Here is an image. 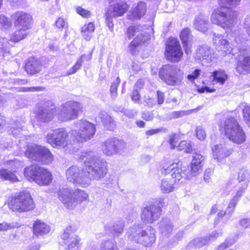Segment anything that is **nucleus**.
Returning <instances> with one entry per match:
<instances>
[{
    "label": "nucleus",
    "mask_w": 250,
    "mask_h": 250,
    "mask_svg": "<svg viewBox=\"0 0 250 250\" xmlns=\"http://www.w3.org/2000/svg\"><path fill=\"white\" fill-rule=\"evenodd\" d=\"M80 158L83 160L85 168L72 166L66 171L67 180L82 188L88 187L91 180L99 181L104 178L108 172L107 163L91 151L82 152Z\"/></svg>",
    "instance_id": "nucleus-1"
},
{
    "label": "nucleus",
    "mask_w": 250,
    "mask_h": 250,
    "mask_svg": "<svg viewBox=\"0 0 250 250\" xmlns=\"http://www.w3.org/2000/svg\"><path fill=\"white\" fill-rule=\"evenodd\" d=\"M129 239L146 247H150L156 240L155 230L151 227L143 229L140 224L130 227L126 232Z\"/></svg>",
    "instance_id": "nucleus-2"
},
{
    "label": "nucleus",
    "mask_w": 250,
    "mask_h": 250,
    "mask_svg": "<svg viewBox=\"0 0 250 250\" xmlns=\"http://www.w3.org/2000/svg\"><path fill=\"white\" fill-rule=\"evenodd\" d=\"M11 18L16 29L13 34V39L15 41L24 39L29 34V30L31 28L32 16L22 11H18L12 14Z\"/></svg>",
    "instance_id": "nucleus-3"
},
{
    "label": "nucleus",
    "mask_w": 250,
    "mask_h": 250,
    "mask_svg": "<svg viewBox=\"0 0 250 250\" xmlns=\"http://www.w3.org/2000/svg\"><path fill=\"white\" fill-rule=\"evenodd\" d=\"M220 129H223L227 137L233 143L241 144L246 141V136L237 121L229 117L219 125Z\"/></svg>",
    "instance_id": "nucleus-4"
},
{
    "label": "nucleus",
    "mask_w": 250,
    "mask_h": 250,
    "mask_svg": "<svg viewBox=\"0 0 250 250\" xmlns=\"http://www.w3.org/2000/svg\"><path fill=\"white\" fill-rule=\"evenodd\" d=\"M59 199L68 209H73L78 203L86 201L88 195L80 189L73 190L69 188L60 189L58 192Z\"/></svg>",
    "instance_id": "nucleus-5"
},
{
    "label": "nucleus",
    "mask_w": 250,
    "mask_h": 250,
    "mask_svg": "<svg viewBox=\"0 0 250 250\" xmlns=\"http://www.w3.org/2000/svg\"><path fill=\"white\" fill-rule=\"evenodd\" d=\"M237 19L236 12L230 8L220 6L213 11L210 17L212 23L224 28H230L235 24Z\"/></svg>",
    "instance_id": "nucleus-6"
},
{
    "label": "nucleus",
    "mask_w": 250,
    "mask_h": 250,
    "mask_svg": "<svg viewBox=\"0 0 250 250\" xmlns=\"http://www.w3.org/2000/svg\"><path fill=\"white\" fill-rule=\"evenodd\" d=\"M24 176L30 181L40 186L48 185L52 180V176L47 169L37 165H32L25 168Z\"/></svg>",
    "instance_id": "nucleus-7"
},
{
    "label": "nucleus",
    "mask_w": 250,
    "mask_h": 250,
    "mask_svg": "<svg viewBox=\"0 0 250 250\" xmlns=\"http://www.w3.org/2000/svg\"><path fill=\"white\" fill-rule=\"evenodd\" d=\"M75 127L79 128L71 130L70 134L74 141L78 142H83L92 139L96 132L95 125L85 120H81L75 123Z\"/></svg>",
    "instance_id": "nucleus-8"
},
{
    "label": "nucleus",
    "mask_w": 250,
    "mask_h": 250,
    "mask_svg": "<svg viewBox=\"0 0 250 250\" xmlns=\"http://www.w3.org/2000/svg\"><path fill=\"white\" fill-rule=\"evenodd\" d=\"M159 76L167 84L177 85L181 83L183 78V72L174 64H166L160 69Z\"/></svg>",
    "instance_id": "nucleus-9"
},
{
    "label": "nucleus",
    "mask_w": 250,
    "mask_h": 250,
    "mask_svg": "<svg viewBox=\"0 0 250 250\" xmlns=\"http://www.w3.org/2000/svg\"><path fill=\"white\" fill-rule=\"evenodd\" d=\"M24 154L29 159L43 164H50L53 160V156L49 149L35 144L27 145Z\"/></svg>",
    "instance_id": "nucleus-10"
},
{
    "label": "nucleus",
    "mask_w": 250,
    "mask_h": 250,
    "mask_svg": "<svg viewBox=\"0 0 250 250\" xmlns=\"http://www.w3.org/2000/svg\"><path fill=\"white\" fill-rule=\"evenodd\" d=\"M10 209L13 211L22 212L33 209L34 202L28 192H21L12 198L8 204Z\"/></svg>",
    "instance_id": "nucleus-11"
},
{
    "label": "nucleus",
    "mask_w": 250,
    "mask_h": 250,
    "mask_svg": "<svg viewBox=\"0 0 250 250\" xmlns=\"http://www.w3.org/2000/svg\"><path fill=\"white\" fill-rule=\"evenodd\" d=\"M161 171L162 173L164 175H167L170 173L171 177L174 179V182L179 181L182 178L190 179L195 176V175L191 174V171L190 170L188 167L182 166V164L179 162L173 163L166 167H164Z\"/></svg>",
    "instance_id": "nucleus-12"
},
{
    "label": "nucleus",
    "mask_w": 250,
    "mask_h": 250,
    "mask_svg": "<svg viewBox=\"0 0 250 250\" xmlns=\"http://www.w3.org/2000/svg\"><path fill=\"white\" fill-rule=\"evenodd\" d=\"M46 141L54 147H64L70 143L68 133L64 128L51 130L46 135Z\"/></svg>",
    "instance_id": "nucleus-13"
},
{
    "label": "nucleus",
    "mask_w": 250,
    "mask_h": 250,
    "mask_svg": "<svg viewBox=\"0 0 250 250\" xmlns=\"http://www.w3.org/2000/svg\"><path fill=\"white\" fill-rule=\"evenodd\" d=\"M81 104L76 101H70L62 105L59 117L62 121L72 120L78 117V113L82 111Z\"/></svg>",
    "instance_id": "nucleus-14"
},
{
    "label": "nucleus",
    "mask_w": 250,
    "mask_h": 250,
    "mask_svg": "<svg viewBox=\"0 0 250 250\" xmlns=\"http://www.w3.org/2000/svg\"><path fill=\"white\" fill-rule=\"evenodd\" d=\"M128 6L125 2H120L111 5L105 11L104 16L105 22L110 30L113 28V17H120L123 15L128 9Z\"/></svg>",
    "instance_id": "nucleus-15"
},
{
    "label": "nucleus",
    "mask_w": 250,
    "mask_h": 250,
    "mask_svg": "<svg viewBox=\"0 0 250 250\" xmlns=\"http://www.w3.org/2000/svg\"><path fill=\"white\" fill-rule=\"evenodd\" d=\"M158 206L152 204L144 208L141 218L144 222L152 223L159 218L161 215V206H163L164 200L160 198Z\"/></svg>",
    "instance_id": "nucleus-16"
},
{
    "label": "nucleus",
    "mask_w": 250,
    "mask_h": 250,
    "mask_svg": "<svg viewBox=\"0 0 250 250\" xmlns=\"http://www.w3.org/2000/svg\"><path fill=\"white\" fill-rule=\"evenodd\" d=\"M125 146V144L116 138L106 140L102 145L103 152L108 156L116 155L122 151Z\"/></svg>",
    "instance_id": "nucleus-17"
},
{
    "label": "nucleus",
    "mask_w": 250,
    "mask_h": 250,
    "mask_svg": "<svg viewBox=\"0 0 250 250\" xmlns=\"http://www.w3.org/2000/svg\"><path fill=\"white\" fill-rule=\"evenodd\" d=\"M167 59L171 62L180 61L183 56V52L179 41L175 39H170L166 47Z\"/></svg>",
    "instance_id": "nucleus-18"
},
{
    "label": "nucleus",
    "mask_w": 250,
    "mask_h": 250,
    "mask_svg": "<svg viewBox=\"0 0 250 250\" xmlns=\"http://www.w3.org/2000/svg\"><path fill=\"white\" fill-rule=\"evenodd\" d=\"M66 250H77L79 247V237L70 229H66L62 235Z\"/></svg>",
    "instance_id": "nucleus-19"
},
{
    "label": "nucleus",
    "mask_w": 250,
    "mask_h": 250,
    "mask_svg": "<svg viewBox=\"0 0 250 250\" xmlns=\"http://www.w3.org/2000/svg\"><path fill=\"white\" fill-rule=\"evenodd\" d=\"M213 42L220 56H225L230 54L232 51L233 48L231 43L225 39L221 35L214 34Z\"/></svg>",
    "instance_id": "nucleus-20"
},
{
    "label": "nucleus",
    "mask_w": 250,
    "mask_h": 250,
    "mask_svg": "<svg viewBox=\"0 0 250 250\" xmlns=\"http://www.w3.org/2000/svg\"><path fill=\"white\" fill-rule=\"evenodd\" d=\"M55 112V105L47 102L43 106L39 108L37 116L40 121L48 122L53 119Z\"/></svg>",
    "instance_id": "nucleus-21"
},
{
    "label": "nucleus",
    "mask_w": 250,
    "mask_h": 250,
    "mask_svg": "<svg viewBox=\"0 0 250 250\" xmlns=\"http://www.w3.org/2000/svg\"><path fill=\"white\" fill-rule=\"evenodd\" d=\"M212 150L213 158L218 162L229 156L232 152V149L225 144L216 145L212 147Z\"/></svg>",
    "instance_id": "nucleus-22"
},
{
    "label": "nucleus",
    "mask_w": 250,
    "mask_h": 250,
    "mask_svg": "<svg viewBox=\"0 0 250 250\" xmlns=\"http://www.w3.org/2000/svg\"><path fill=\"white\" fill-rule=\"evenodd\" d=\"M196 57L208 62H211L215 58L213 50L207 45H203L197 48Z\"/></svg>",
    "instance_id": "nucleus-23"
},
{
    "label": "nucleus",
    "mask_w": 250,
    "mask_h": 250,
    "mask_svg": "<svg viewBox=\"0 0 250 250\" xmlns=\"http://www.w3.org/2000/svg\"><path fill=\"white\" fill-rule=\"evenodd\" d=\"M42 68L41 62L35 57H30L27 60L25 68L27 72L33 75L39 73Z\"/></svg>",
    "instance_id": "nucleus-24"
},
{
    "label": "nucleus",
    "mask_w": 250,
    "mask_h": 250,
    "mask_svg": "<svg viewBox=\"0 0 250 250\" xmlns=\"http://www.w3.org/2000/svg\"><path fill=\"white\" fill-rule=\"evenodd\" d=\"M193 25L196 30L205 33L209 28L208 19L204 15H199L195 17Z\"/></svg>",
    "instance_id": "nucleus-25"
},
{
    "label": "nucleus",
    "mask_w": 250,
    "mask_h": 250,
    "mask_svg": "<svg viewBox=\"0 0 250 250\" xmlns=\"http://www.w3.org/2000/svg\"><path fill=\"white\" fill-rule=\"evenodd\" d=\"M104 127L107 130H113L116 127V123L114 119L105 111H101L99 114Z\"/></svg>",
    "instance_id": "nucleus-26"
},
{
    "label": "nucleus",
    "mask_w": 250,
    "mask_h": 250,
    "mask_svg": "<svg viewBox=\"0 0 250 250\" xmlns=\"http://www.w3.org/2000/svg\"><path fill=\"white\" fill-rule=\"evenodd\" d=\"M192 158L190 167L189 168L191 171V174L196 176L202 167L201 163L204 160V157L200 154L194 153Z\"/></svg>",
    "instance_id": "nucleus-27"
},
{
    "label": "nucleus",
    "mask_w": 250,
    "mask_h": 250,
    "mask_svg": "<svg viewBox=\"0 0 250 250\" xmlns=\"http://www.w3.org/2000/svg\"><path fill=\"white\" fill-rule=\"evenodd\" d=\"M159 228L163 235L168 237L173 231V226L170 219L164 218L159 223Z\"/></svg>",
    "instance_id": "nucleus-28"
},
{
    "label": "nucleus",
    "mask_w": 250,
    "mask_h": 250,
    "mask_svg": "<svg viewBox=\"0 0 250 250\" xmlns=\"http://www.w3.org/2000/svg\"><path fill=\"white\" fill-rule=\"evenodd\" d=\"M236 71L240 74L250 73V56L240 58L236 67Z\"/></svg>",
    "instance_id": "nucleus-29"
},
{
    "label": "nucleus",
    "mask_w": 250,
    "mask_h": 250,
    "mask_svg": "<svg viewBox=\"0 0 250 250\" xmlns=\"http://www.w3.org/2000/svg\"><path fill=\"white\" fill-rule=\"evenodd\" d=\"M50 230L49 226L40 221H37L34 224L33 232L37 236L46 234L49 232Z\"/></svg>",
    "instance_id": "nucleus-30"
},
{
    "label": "nucleus",
    "mask_w": 250,
    "mask_h": 250,
    "mask_svg": "<svg viewBox=\"0 0 250 250\" xmlns=\"http://www.w3.org/2000/svg\"><path fill=\"white\" fill-rule=\"evenodd\" d=\"M180 39L184 48H185L186 53H188V49L190 48L189 42L192 39V35L190 29L188 28L183 29L180 34Z\"/></svg>",
    "instance_id": "nucleus-31"
},
{
    "label": "nucleus",
    "mask_w": 250,
    "mask_h": 250,
    "mask_svg": "<svg viewBox=\"0 0 250 250\" xmlns=\"http://www.w3.org/2000/svg\"><path fill=\"white\" fill-rule=\"evenodd\" d=\"M19 41H15L13 39V34L10 35V39H7L5 37H0V49L1 51H4L5 53L9 54L8 49L13 46V44L18 42Z\"/></svg>",
    "instance_id": "nucleus-32"
},
{
    "label": "nucleus",
    "mask_w": 250,
    "mask_h": 250,
    "mask_svg": "<svg viewBox=\"0 0 250 250\" xmlns=\"http://www.w3.org/2000/svg\"><path fill=\"white\" fill-rule=\"evenodd\" d=\"M211 77L212 80L216 83H219L221 85L225 83V82L228 79V76L226 72L222 69L215 70L212 73Z\"/></svg>",
    "instance_id": "nucleus-33"
},
{
    "label": "nucleus",
    "mask_w": 250,
    "mask_h": 250,
    "mask_svg": "<svg viewBox=\"0 0 250 250\" xmlns=\"http://www.w3.org/2000/svg\"><path fill=\"white\" fill-rule=\"evenodd\" d=\"M124 227V222L120 220L114 223L112 225L107 227L106 229L113 234L114 236H118L119 234L123 232Z\"/></svg>",
    "instance_id": "nucleus-34"
},
{
    "label": "nucleus",
    "mask_w": 250,
    "mask_h": 250,
    "mask_svg": "<svg viewBox=\"0 0 250 250\" xmlns=\"http://www.w3.org/2000/svg\"><path fill=\"white\" fill-rule=\"evenodd\" d=\"M23 124H24L23 120H13L10 123L11 126L9 127V133L15 136H18L21 130Z\"/></svg>",
    "instance_id": "nucleus-35"
},
{
    "label": "nucleus",
    "mask_w": 250,
    "mask_h": 250,
    "mask_svg": "<svg viewBox=\"0 0 250 250\" xmlns=\"http://www.w3.org/2000/svg\"><path fill=\"white\" fill-rule=\"evenodd\" d=\"M146 11V3L143 1L139 2L132 11V16L134 18L140 19L145 15Z\"/></svg>",
    "instance_id": "nucleus-36"
},
{
    "label": "nucleus",
    "mask_w": 250,
    "mask_h": 250,
    "mask_svg": "<svg viewBox=\"0 0 250 250\" xmlns=\"http://www.w3.org/2000/svg\"><path fill=\"white\" fill-rule=\"evenodd\" d=\"M95 30V26L92 22L84 24L82 28V34L86 41H89L92 38L93 32Z\"/></svg>",
    "instance_id": "nucleus-37"
},
{
    "label": "nucleus",
    "mask_w": 250,
    "mask_h": 250,
    "mask_svg": "<svg viewBox=\"0 0 250 250\" xmlns=\"http://www.w3.org/2000/svg\"><path fill=\"white\" fill-rule=\"evenodd\" d=\"M144 41V36L142 35H138L137 37L131 42L128 46L130 53L133 55L138 51L139 45Z\"/></svg>",
    "instance_id": "nucleus-38"
},
{
    "label": "nucleus",
    "mask_w": 250,
    "mask_h": 250,
    "mask_svg": "<svg viewBox=\"0 0 250 250\" xmlns=\"http://www.w3.org/2000/svg\"><path fill=\"white\" fill-rule=\"evenodd\" d=\"M0 178L13 182L18 181L15 172L6 168L0 170Z\"/></svg>",
    "instance_id": "nucleus-39"
},
{
    "label": "nucleus",
    "mask_w": 250,
    "mask_h": 250,
    "mask_svg": "<svg viewBox=\"0 0 250 250\" xmlns=\"http://www.w3.org/2000/svg\"><path fill=\"white\" fill-rule=\"evenodd\" d=\"M174 181H169L168 179H163L161 183L160 189L164 193L172 192L174 189Z\"/></svg>",
    "instance_id": "nucleus-40"
},
{
    "label": "nucleus",
    "mask_w": 250,
    "mask_h": 250,
    "mask_svg": "<svg viewBox=\"0 0 250 250\" xmlns=\"http://www.w3.org/2000/svg\"><path fill=\"white\" fill-rule=\"evenodd\" d=\"M244 120L250 128V105L246 103L241 105Z\"/></svg>",
    "instance_id": "nucleus-41"
},
{
    "label": "nucleus",
    "mask_w": 250,
    "mask_h": 250,
    "mask_svg": "<svg viewBox=\"0 0 250 250\" xmlns=\"http://www.w3.org/2000/svg\"><path fill=\"white\" fill-rule=\"evenodd\" d=\"M100 250H118V248L113 240H107L101 243Z\"/></svg>",
    "instance_id": "nucleus-42"
},
{
    "label": "nucleus",
    "mask_w": 250,
    "mask_h": 250,
    "mask_svg": "<svg viewBox=\"0 0 250 250\" xmlns=\"http://www.w3.org/2000/svg\"><path fill=\"white\" fill-rule=\"evenodd\" d=\"M21 166V162L18 160L17 159L8 161L5 163V166L7 167L6 169L13 171L15 172H16V170Z\"/></svg>",
    "instance_id": "nucleus-43"
},
{
    "label": "nucleus",
    "mask_w": 250,
    "mask_h": 250,
    "mask_svg": "<svg viewBox=\"0 0 250 250\" xmlns=\"http://www.w3.org/2000/svg\"><path fill=\"white\" fill-rule=\"evenodd\" d=\"M207 238H197L192 241L188 245V247L195 248H200L208 244Z\"/></svg>",
    "instance_id": "nucleus-44"
},
{
    "label": "nucleus",
    "mask_w": 250,
    "mask_h": 250,
    "mask_svg": "<svg viewBox=\"0 0 250 250\" xmlns=\"http://www.w3.org/2000/svg\"><path fill=\"white\" fill-rule=\"evenodd\" d=\"M178 150H185L187 153H191L192 151V145L190 141H182L180 142L177 146Z\"/></svg>",
    "instance_id": "nucleus-45"
},
{
    "label": "nucleus",
    "mask_w": 250,
    "mask_h": 250,
    "mask_svg": "<svg viewBox=\"0 0 250 250\" xmlns=\"http://www.w3.org/2000/svg\"><path fill=\"white\" fill-rule=\"evenodd\" d=\"M140 27L139 26H130L128 28L126 32V36L130 39L133 36L138 35H142L140 33Z\"/></svg>",
    "instance_id": "nucleus-46"
},
{
    "label": "nucleus",
    "mask_w": 250,
    "mask_h": 250,
    "mask_svg": "<svg viewBox=\"0 0 250 250\" xmlns=\"http://www.w3.org/2000/svg\"><path fill=\"white\" fill-rule=\"evenodd\" d=\"M11 22L3 15H0V29H7L11 27Z\"/></svg>",
    "instance_id": "nucleus-47"
},
{
    "label": "nucleus",
    "mask_w": 250,
    "mask_h": 250,
    "mask_svg": "<svg viewBox=\"0 0 250 250\" xmlns=\"http://www.w3.org/2000/svg\"><path fill=\"white\" fill-rule=\"evenodd\" d=\"M221 6L230 8L229 7L236 6L239 4L241 0H219Z\"/></svg>",
    "instance_id": "nucleus-48"
},
{
    "label": "nucleus",
    "mask_w": 250,
    "mask_h": 250,
    "mask_svg": "<svg viewBox=\"0 0 250 250\" xmlns=\"http://www.w3.org/2000/svg\"><path fill=\"white\" fill-rule=\"evenodd\" d=\"M120 83V80L119 77H117L116 80L113 82L111 87L110 92L112 98H115L117 95V88Z\"/></svg>",
    "instance_id": "nucleus-49"
},
{
    "label": "nucleus",
    "mask_w": 250,
    "mask_h": 250,
    "mask_svg": "<svg viewBox=\"0 0 250 250\" xmlns=\"http://www.w3.org/2000/svg\"><path fill=\"white\" fill-rule=\"evenodd\" d=\"M140 85H142L141 83L140 82H138L136 83L135 86V88L136 87V89H134L133 91V92H132V94L131 95V100L132 101H133L136 103H139V102L140 101V97H141V96L139 94V92L138 91V90L137 89V88H138V87Z\"/></svg>",
    "instance_id": "nucleus-50"
},
{
    "label": "nucleus",
    "mask_w": 250,
    "mask_h": 250,
    "mask_svg": "<svg viewBox=\"0 0 250 250\" xmlns=\"http://www.w3.org/2000/svg\"><path fill=\"white\" fill-rule=\"evenodd\" d=\"M238 202V201H237V197H233L229 202L227 210V214L229 216H230L233 212Z\"/></svg>",
    "instance_id": "nucleus-51"
},
{
    "label": "nucleus",
    "mask_w": 250,
    "mask_h": 250,
    "mask_svg": "<svg viewBox=\"0 0 250 250\" xmlns=\"http://www.w3.org/2000/svg\"><path fill=\"white\" fill-rule=\"evenodd\" d=\"M83 63L82 59H79L75 64L73 65L67 72V75H71L76 73L82 66Z\"/></svg>",
    "instance_id": "nucleus-52"
},
{
    "label": "nucleus",
    "mask_w": 250,
    "mask_h": 250,
    "mask_svg": "<svg viewBox=\"0 0 250 250\" xmlns=\"http://www.w3.org/2000/svg\"><path fill=\"white\" fill-rule=\"evenodd\" d=\"M196 135L197 138L200 140H204L206 137V131L201 126H197L196 129Z\"/></svg>",
    "instance_id": "nucleus-53"
},
{
    "label": "nucleus",
    "mask_w": 250,
    "mask_h": 250,
    "mask_svg": "<svg viewBox=\"0 0 250 250\" xmlns=\"http://www.w3.org/2000/svg\"><path fill=\"white\" fill-rule=\"evenodd\" d=\"M169 144L171 148L174 149L175 147H177V144L179 141L178 136L176 134H171L169 135Z\"/></svg>",
    "instance_id": "nucleus-54"
},
{
    "label": "nucleus",
    "mask_w": 250,
    "mask_h": 250,
    "mask_svg": "<svg viewBox=\"0 0 250 250\" xmlns=\"http://www.w3.org/2000/svg\"><path fill=\"white\" fill-rule=\"evenodd\" d=\"M235 243V241L234 239L229 241L228 239H226L225 243H222L220 244L215 250H224L229 247L231 245Z\"/></svg>",
    "instance_id": "nucleus-55"
},
{
    "label": "nucleus",
    "mask_w": 250,
    "mask_h": 250,
    "mask_svg": "<svg viewBox=\"0 0 250 250\" xmlns=\"http://www.w3.org/2000/svg\"><path fill=\"white\" fill-rule=\"evenodd\" d=\"M77 12L79 15L84 18H88L91 16V13L89 11L81 7L77 8Z\"/></svg>",
    "instance_id": "nucleus-56"
},
{
    "label": "nucleus",
    "mask_w": 250,
    "mask_h": 250,
    "mask_svg": "<svg viewBox=\"0 0 250 250\" xmlns=\"http://www.w3.org/2000/svg\"><path fill=\"white\" fill-rule=\"evenodd\" d=\"M201 70L198 69H195L191 74H189L187 76L188 81L190 82L194 81L200 75Z\"/></svg>",
    "instance_id": "nucleus-57"
},
{
    "label": "nucleus",
    "mask_w": 250,
    "mask_h": 250,
    "mask_svg": "<svg viewBox=\"0 0 250 250\" xmlns=\"http://www.w3.org/2000/svg\"><path fill=\"white\" fill-rule=\"evenodd\" d=\"M239 225L244 229L250 228V218L241 219L239 221Z\"/></svg>",
    "instance_id": "nucleus-58"
},
{
    "label": "nucleus",
    "mask_w": 250,
    "mask_h": 250,
    "mask_svg": "<svg viewBox=\"0 0 250 250\" xmlns=\"http://www.w3.org/2000/svg\"><path fill=\"white\" fill-rule=\"evenodd\" d=\"M145 98L144 102L148 107L152 108L156 104L157 102L154 99L149 97L148 98L145 97Z\"/></svg>",
    "instance_id": "nucleus-59"
},
{
    "label": "nucleus",
    "mask_w": 250,
    "mask_h": 250,
    "mask_svg": "<svg viewBox=\"0 0 250 250\" xmlns=\"http://www.w3.org/2000/svg\"><path fill=\"white\" fill-rule=\"evenodd\" d=\"M248 171L247 170L242 168L240 170V171L238 173L237 179L239 182H241L245 180L246 178L247 175H248Z\"/></svg>",
    "instance_id": "nucleus-60"
},
{
    "label": "nucleus",
    "mask_w": 250,
    "mask_h": 250,
    "mask_svg": "<svg viewBox=\"0 0 250 250\" xmlns=\"http://www.w3.org/2000/svg\"><path fill=\"white\" fill-rule=\"evenodd\" d=\"M122 112L129 118H134L137 115V112L130 109H125Z\"/></svg>",
    "instance_id": "nucleus-61"
},
{
    "label": "nucleus",
    "mask_w": 250,
    "mask_h": 250,
    "mask_svg": "<svg viewBox=\"0 0 250 250\" xmlns=\"http://www.w3.org/2000/svg\"><path fill=\"white\" fill-rule=\"evenodd\" d=\"M141 115V118L146 121H151L153 119V114L149 111L144 112L142 113Z\"/></svg>",
    "instance_id": "nucleus-62"
},
{
    "label": "nucleus",
    "mask_w": 250,
    "mask_h": 250,
    "mask_svg": "<svg viewBox=\"0 0 250 250\" xmlns=\"http://www.w3.org/2000/svg\"><path fill=\"white\" fill-rule=\"evenodd\" d=\"M14 227H15L14 226H12L10 224H8L6 222L0 223V231H6L8 229H11Z\"/></svg>",
    "instance_id": "nucleus-63"
},
{
    "label": "nucleus",
    "mask_w": 250,
    "mask_h": 250,
    "mask_svg": "<svg viewBox=\"0 0 250 250\" xmlns=\"http://www.w3.org/2000/svg\"><path fill=\"white\" fill-rule=\"evenodd\" d=\"M244 25L246 31L250 37V15L247 16L244 20Z\"/></svg>",
    "instance_id": "nucleus-64"
}]
</instances>
